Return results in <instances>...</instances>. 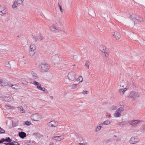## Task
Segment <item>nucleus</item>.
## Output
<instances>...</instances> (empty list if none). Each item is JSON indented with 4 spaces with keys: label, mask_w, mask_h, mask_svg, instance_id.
I'll return each instance as SVG.
<instances>
[{
    "label": "nucleus",
    "mask_w": 145,
    "mask_h": 145,
    "mask_svg": "<svg viewBox=\"0 0 145 145\" xmlns=\"http://www.w3.org/2000/svg\"><path fill=\"white\" fill-rule=\"evenodd\" d=\"M111 140L110 139H108L107 140H105V141L107 143H108L110 142Z\"/></svg>",
    "instance_id": "42"
},
{
    "label": "nucleus",
    "mask_w": 145,
    "mask_h": 145,
    "mask_svg": "<svg viewBox=\"0 0 145 145\" xmlns=\"http://www.w3.org/2000/svg\"><path fill=\"white\" fill-rule=\"evenodd\" d=\"M22 82L23 84L25 85H27L28 83L27 81L25 80H22Z\"/></svg>",
    "instance_id": "33"
},
{
    "label": "nucleus",
    "mask_w": 145,
    "mask_h": 145,
    "mask_svg": "<svg viewBox=\"0 0 145 145\" xmlns=\"http://www.w3.org/2000/svg\"><path fill=\"white\" fill-rule=\"evenodd\" d=\"M11 145H20L17 142L15 141H13L11 142Z\"/></svg>",
    "instance_id": "31"
},
{
    "label": "nucleus",
    "mask_w": 145,
    "mask_h": 145,
    "mask_svg": "<svg viewBox=\"0 0 145 145\" xmlns=\"http://www.w3.org/2000/svg\"><path fill=\"white\" fill-rule=\"evenodd\" d=\"M29 54L30 56L33 57L36 53V47L33 44H31L29 46Z\"/></svg>",
    "instance_id": "4"
},
{
    "label": "nucleus",
    "mask_w": 145,
    "mask_h": 145,
    "mask_svg": "<svg viewBox=\"0 0 145 145\" xmlns=\"http://www.w3.org/2000/svg\"><path fill=\"white\" fill-rule=\"evenodd\" d=\"M43 39V38L42 37H40V39L41 40H42Z\"/></svg>",
    "instance_id": "49"
},
{
    "label": "nucleus",
    "mask_w": 145,
    "mask_h": 145,
    "mask_svg": "<svg viewBox=\"0 0 145 145\" xmlns=\"http://www.w3.org/2000/svg\"><path fill=\"white\" fill-rule=\"evenodd\" d=\"M50 29L51 31L54 33H56L59 31L58 28L54 25H52L50 27Z\"/></svg>",
    "instance_id": "11"
},
{
    "label": "nucleus",
    "mask_w": 145,
    "mask_h": 145,
    "mask_svg": "<svg viewBox=\"0 0 145 145\" xmlns=\"http://www.w3.org/2000/svg\"><path fill=\"white\" fill-rule=\"evenodd\" d=\"M142 120H135L129 121V123L133 127H135L137 125H139L142 122Z\"/></svg>",
    "instance_id": "6"
},
{
    "label": "nucleus",
    "mask_w": 145,
    "mask_h": 145,
    "mask_svg": "<svg viewBox=\"0 0 145 145\" xmlns=\"http://www.w3.org/2000/svg\"><path fill=\"white\" fill-rule=\"evenodd\" d=\"M120 86L121 87L124 88V84L123 82H120Z\"/></svg>",
    "instance_id": "35"
},
{
    "label": "nucleus",
    "mask_w": 145,
    "mask_h": 145,
    "mask_svg": "<svg viewBox=\"0 0 145 145\" xmlns=\"http://www.w3.org/2000/svg\"><path fill=\"white\" fill-rule=\"evenodd\" d=\"M142 131H145V125H144L142 127Z\"/></svg>",
    "instance_id": "41"
},
{
    "label": "nucleus",
    "mask_w": 145,
    "mask_h": 145,
    "mask_svg": "<svg viewBox=\"0 0 145 145\" xmlns=\"http://www.w3.org/2000/svg\"><path fill=\"white\" fill-rule=\"evenodd\" d=\"M11 142H10L9 143H7V144H6V145H11V144H10Z\"/></svg>",
    "instance_id": "48"
},
{
    "label": "nucleus",
    "mask_w": 145,
    "mask_h": 145,
    "mask_svg": "<svg viewBox=\"0 0 145 145\" xmlns=\"http://www.w3.org/2000/svg\"><path fill=\"white\" fill-rule=\"evenodd\" d=\"M26 62H25L24 63V64H26Z\"/></svg>",
    "instance_id": "54"
},
{
    "label": "nucleus",
    "mask_w": 145,
    "mask_h": 145,
    "mask_svg": "<svg viewBox=\"0 0 145 145\" xmlns=\"http://www.w3.org/2000/svg\"><path fill=\"white\" fill-rule=\"evenodd\" d=\"M33 84L37 86L38 89L43 91H44L45 90V88H44L42 87L41 84L38 82L34 81L33 82Z\"/></svg>",
    "instance_id": "10"
},
{
    "label": "nucleus",
    "mask_w": 145,
    "mask_h": 145,
    "mask_svg": "<svg viewBox=\"0 0 145 145\" xmlns=\"http://www.w3.org/2000/svg\"><path fill=\"white\" fill-rule=\"evenodd\" d=\"M49 145H54V144L53 143L51 142L49 144Z\"/></svg>",
    "instance_id": "50"
},
{
    "label": "nucleus",
    "mask_w": 145,
    "mask_h": 145,
    "mask_svg": "<svg viewBox=\"0 0 145 145\" xmlns=\"http://www.w3.org/2000/svg\"><path fill=\"white\" fill-rule=\"evenodd\" d=\"M54 57H55L54 56H53V57H52L53 58V59H54Z\"/></svg>",
    "instance_id": "55"
},
{
    "label": "nucleus",
    "mask_w": 145,
    "mask_h": 145,
    "mask_svg": "<svg viewBox=\"0 0 145 145\" xmlns=\"http://www.w3.org/2000/svg\"><path fill=\"white\" fill-rule=\"evenodd\" d=\"M123 110L124 109L122 107H120L115 112L114 114V116L116 117H120L121 115V113Z\"/></svg>",
    "instance_id": "9"
},
{
    "label": "nucleus",
    "mask_w": 145,
    "mask_h": 145,
    "mask_svg": "<svg viewBox=\"0 0 145 145\" xmlns=\"http://www.w3.org/2000/svg\"><path fill=\"white\" fill-rule=\"evenodd\" d=\"M85 65H86L87 67L88 68L89 67V65H88V63L86 62V64H85Z\"/></svg>",
    "instance_id": "45"
},
{
    "label": "nucleus",
    "mask_w": 145,
    "mask_h": 145,
    "mask_svg": "<svg viewBox=\"0 0 145 145\" xmlns=\"http://www.w3.org/2000/svg\"><path fill=\"white\" fill-rule=\"evenodd\" d=\"M56 57H57V58H58V57L57 56H56Z\"/></svg>",
    "instance_id": "56"
},
{
    "label": "nucleus",
    "mask_w": 145,
    "mask_h": 145,
    "mask_svg": "<svg viewBox=\"0 0 145 145\" xmlns=\"http://www.w3.org/2000/svg\"><path fill=\"white\" fill-rule=\"evenodd\" d=\"M111 123V121L109 120H106L104 121H103L102 123H101V124H102V125H107L110 124Z\"/></svg>",
    "instance_id": "22"
},
{
    "label": "nucleus",
    "mask_w": 145,
    "mask_h": 145,
    "mask_svg": "<svg viewBox=\"0 0 145 145\" xmlns=\"http://www.w3.org/2000/svg\"><path fill=\"white\" fill-rule=\"evenodd\" d=\"M56 23L57 25H60L61 24V21L60 20L56 21Z\"/></svg>",
    "instance_id": "29"
},
{
    "label": "nucleus",
    "mask_w": 145,
    "mask_h": 145,
    "mask_svg": "<svg viewBox=\"0 0 145 145\" xmlns=\"http://www.w3.org/2000/svg\"><path fill=\"white\" fill-rule=\"evenodd\" d=\"M2 98L5 101H11V98L5 96L4 97Z\"/></svg>",
    "instance_id": "24"
},
{
    "label": "nucleus",
    "mask_w": 145,
    "mask_h": 145,
    "mask_svg": "<svg viewBox=\"0 0 145 145\" xmlns=\"http://www.w3.org/2000/svg\"><path fill=\"white\" fill-rule=\"evenodd\" d=\"M39 69L42 72H46L49 71L50 69V65L47 63H41L39 66Z\"/></svg>",
    "instance_id": "2"
},
{
    "label": "nucleus",
    "mask_w": 145,
    "mask_h": 145,
    "mask_svg": "<svg viewBox=\"0 0 145 145\" xmlns=\"http://www.w3.org/2000/svg\"><path fill=\"white\" fill-rule=\"evenodd\" d=\"M18 135L21 138H24L26 136V134L23 131H21L19 133Z\"/></svg>",
    "instance_id": "21"
},
{
    "label": "nucleus",
    "mask_w": 145,
    "mask_h": 145,
    "mask_svg": "<svg viewBox=\"0 0 145 145\" xmlns=\"http://www.w3.org/2000/svg\"><path fill=\"white\" fill-rule=\"evenodd\" d=\"M18 110H19L21 112H22L23 113H25V110L24 109V108L22 106H20L19 107H18Z\"/></svg>",
    "instance_id": "23"
},
{
    "label": "nucleus",
    "mask_w": 145,
    "mask_h": 145,
    "mask_svg": "<svg viewBox=\"0 0 145 145\" xmlns=\"http://www.w3.org/2000/svg\"><path fill=\"white\" fill-rule=\"evenodd\" d=\"M15 1L12 6L13 8H15L19 5H23L24 0H14Z\"/></svg>",
    "instance_id": "7"
},
{
    "label": "nucleus",
    "mask_w": 145,
    "mask_h": 145,
    "mask_svg": "<svg viewBox=\"0 0 145 145\" xmlns=\"http://www.w3.org/2000/svg\"><path fill=\"white\" fill-rule=\"evenodd\" d=\"M104 48H106V47L102 45H101L99 47V49L101 51V49H103Z\"/></svg>",
    "instance_id": "38"
},
{
    "label": "nucleus",
    "mask_w": 145,
    "mask_h": 145,
    "mask_svg": "<svg viewBox=\"0 0 145 145\" xmlns=\"http://www.w3.org/2000/svg\"><path fill=\"white\" fill-rule=\"evenodd\" d=\"M0 12L1 13L0 14L2 16L6 13V10L5 7L1 5H0Z\"/></svg>",
    "instance_id": "13"
},
{
    "label": "nucleus",
    "mask_w": 145,
    "mask_h": 145,
    "mask_svg": "<svg viewBox=\"0 0 145 145\" xmlns=\"http://www.w3.org/2000/svg\"><path fill=\"white\" fill-rule=\"evenodd\" d=\"M64 138L63 136H53L52 137V139L54 140L60 141L63 139Z\"/></svg>",
    "instance_id": "14"
},
{
    "label": "nucleus",
    "mask_w": 145,
    "mask_h": 145,
    "mask_svg": "<svg viewBox=\"0 0 145 145\" xmlns=\"http://www.w3.org/2000/svg\"><path fill=\"white\" fill-rule=\"evenodd\" d=\"M112 110H115L117 109V107L116 106H113L112 107Z\"/></svg>",
    "instance_id": "44"
},
{
    "label": "nucleus",
    "mask_w": 145,
    "mask_h": 145,
    "mask_svg": "<svg viewBox=\"0 0 145 145\" xmlns=\"http://www.w3.org/2000/svg\"><path fill=\"white\" fill-rule=\"evenodd\" d=\"M102 126L103 125L101 123H100L97 126L94 130L95 132V133H97L99 131L101 130V128H102Z\"/></svg>",
    "instance_id": "15"
},
{
    "label": "nucleus",
    "mask_w": 145,
    "mask_h": 145,
    "mask_svg": "<svg viewBox=\"0 0 145 145\" xmlns=\"http://www.w3.org/2000/svg\"><path fill=\"white\" fill-rule=\"evenodd\" d=\"M83 78L81 76H80L77 79V81L79 82H81L82 81Z\"/></svg>",
    "instance_id": "25"
},
{
    "label": "nucleus",
    "mask_w": 145,
    "mask_h": 145,
    "mask_svg": "<svg viewBox=\"0 0 145 145\" xmlns=\"http://www.w3.org/2000/svg\"><path fill=\"white\" fill-rule=\"evenodd\" d=\"M11 141L12 140L9 137H8L7 138L5 139H4V142L7 141L9 142H11Z\"/></svg>",
    "instance_id": "28"
},
{
    "label": "nucleus",
    "mask_w": 145,
    "mask_h": 145,
    "mask_svg": "<svg viewBox=\"0 0 145 145\" xmlns=\"http://www.w3.org/2000/svg\"><path fill=\"white\" fill-rule=\"evenodd\" d=\"M51 122L53 127H55L57 126V124L55 121H51Z\"/></svg>",
    "instance_id": "32"
},
{
    "label": "nucleus",
    "mask_w": 145,
    "mask_h": 145,
    "mask_svg": "<svg viewBox=\"0 0 145 145\" xmlns=\"http://www.w3.org/2000/svg\"><path fill=\"white\" fill-rule=\"evenodd\" d=\"M124 122H118L116 124V125L118 126H120L122 125H124Z\"/></svg>",
    "instance_id": "34"
},
{
    "label": "nucleus",
    "mask_w": 145,
    "mask_h": 145,
    "mask_svg": "<svg viewBox=\"0 0 145 145\" xmlns=\"http://www.w3.org/2000/svg\"><path fill=\"white\" fill-rule=\"evenodd\" d=\"M106 117L107 118H108L110 116L109 115H106Z\"/></svg>",
    "instance_id": "51"
},
{
    "label": "nucleus",
    "mask_w": 145,
    "mask_h": 145,
    "mask_svg": "<svg viewBox=\"0 0 145 145\" xmlns=\"http://www.w3.org/2000/svg\"><path fill=\"white\" fill-rule=\"evenodd\" d=\"M1 80H0V83H1Z\"/></svg>",
    "instance_id": "58"
},
{
    "label": "nucleus",
    "mask_w": 145,
    "mask_h": 145,
    "mask_svg": "<svg viewBox=\"0 0 145 145\" xmlns=\"http://www.w3.org/2000/svg\"><path fill=\"white\" fill-rule=\"evenodd\" d=\"M0 85H1V86H3V85L2 84H1V83L0 84Z\"/></svg>",
    "instance_id": "53"
},
{
    "label": "nucleus",
    "mask_w": 145,
    "mask_h": 145,
    "mask_svg": "<svg viewBox=\"0 0 145 145\" xmlns=\"http://www.w3.org/2000/svg\"><path fill=\"white\" fill-rule=\"evenodd\" d=\"M31 74L32 75V76L33 78H34V79L36 80L37 79H39V78L37 74L34 72L33 71H31Z\"/></svg>",
    "instance_id": "20"
},
{
    "label": "nucleus",
    "mask_w": 145,
    "mask_h": 145,
    "mask_svg": "<svg viewBox=\"0 0 145 145\" xmlns=\"http://www.w3.org/2000/svg\"><path fill=\"white\" fill-rule=\"evenodd\" d=\"M140 96V95L138 93L135 91H132L130 93L128 97L132 100H135L137 97H138Z\"/></svg>",
    "instance_id": "5"
},
{
    "label": "nucleus",
    "mask_w": 145,
    "mask_h": 145,
    "mask_svg": "<svg viewBox=\"0 0 145 145\" xmlns=\"http://www.w3.org/2000/svg\"><path fill=\"white\" fill-rule=\"evenodd\" d=\"M114 136L115 137H116V135H114Z\"/></svg>",
    "instance_id": "57"
},
{
    "label": "nucleus",
    "mask_w": 145,
    "mask_h": 145,
    "mask_svg": "<svg viewBox=\"0 0 145 145\" xmlns=\"http://www.w3.org/2000/svg\"><path fill=\"white\" fill-rule=\"evenodd\" d=\"M127 16L130 20L128 22V25L131 27H133L135 24H139L143 20V18L141 16L135 14H129Z\"/></svg>",
    "instance_id": "1"
},
{
    "label": "nucleus",
    "mask_w": 145,
    "mask_h": 145,
    "mask_svg": "<svg viewBox=\"0 0 145 145\" xmlns=\"http://www.w3.org/2000/svg\"><path fill=\"white\" fill-rule=\"evenodd\" d=\"M127 88H125L123 89L121 88L119 90V92L121 95H123L124 93L127 90Z\"/></svg>",
    "instance_id": "16"
},
{
    "label": "nucleus",
    "mask_w": 145,
    "mask_h": 145,
    "mask_svg": "<svg viewBox=\"0 0 145 145\" xmlns=\"http://www.w3.org/2000/svg\"><path fill=\"white\" fill-rule=\"evenodd\" d=\"M78 84H72L71 86L72 88L73 89L76 88Z\"/></svg>",
    "instance_id": "27"
},
{
    "label": "nucleus",
    "mask_w": 145,
    "mask_h": 145,
    "mask_svg": "<svg viewBox=\"0 0 145 145\" xmlns=\"http://www.w3.org/2000/svg\"><path fill=\"white\" fill-rule=\"evenodd\" d=\"M5 66L9 68L11 67L10 65L9 62H7L5 63Z\"/></svg>",
    "instance_id": "30"
},
{
    "label": "nucleus",
    "mask_w": 145,
    "mask_h": 145,
    "mask_svg": "<svg viewBox=\"0 0 145 145\" xmlns=\"http://www.w3.org/2000/svg\"><path fill=\"white\" fill-rule=\"evenodd\" d=\"M4 139L3 138L1 140H0V143H2L4 142Z\"/></svg>",
    "instance_id": "46"
},
{
    "label": "nucleus",
    "mask_w": 145,
    "mask_h": 145,
    "mask_svg": "<svg viewBox=\"0 0 145 145\" xmlns=\"http://www.w3.org/2000/svg\"><path fill=\"white\" fill-rule=\"evenodd\" d=\"M76 74L74 72H70L68 75V79L72 81H73L76 79Z\"/></svg>",
    "instance_id": "8"
},
{
    "label": "nucleus",
    "mask_w": 145,
    "mask_h": 145,
    "mask_svg": "<svg viewBox=\"0 0 145 145\" xmlns=\"http://www.w3.org/2000/svg\"><path fill=\"white\" fill-rule=\"evenodd\" d=\"M114 36L117 40L119 39L121 37V35L117 31H115L114 32Z\"/></svg>",
    "instance_id": "17"
},
{
    "label": "nucleus",
    "mask_w": 145,
    "mask_h": 145,
    "mask_svg": "<svg viewBox=\"0 0 145 145\" xmlns=\"http://www.w3.org/2000/svg\"><path fill=\"white\" fill-rule=\"evenodd\" d=\"M48 125L50 127H53L52 124V123H51V121L50 122L48 123Z\"/></svg>",
    "instance_id": "40"
},
{
    "label": "nucleus",
    "mask_w": 145,
    "mask_h": 145,
    "mask_svg": "<svg viewBox=\"0 0 145 145\" xmlns=\"http://www.w3.org/2000/svg\"><path fill=\"white\" fill-rule=\"evenodd\" d=\"M31 118L34 121H39L41 120L42 117L41 114L35 113L32 115L31 116Z\"/></svg>",
    "instance_id": "3"
},
{
    "label": "nucleus",
    "mask_w": 145,
    "mask_h": 145,
    "mask_svg": "<svg viewBox=\"0 0 145 145\" xmlns=\"http://www.w3.org/2000/svg\"><path fill=\"white\" fill-rule=\"evenodd\" d=\"M8 85L10 87H11L12 89H19L20 88V86L18 85H11V84H8Z\"/></svg>",
    "instance_id": "18"
},
{
    "label": "nucleus",
    "mask_w": 145,
    "mask_h": 145,
    "mask_svg": "<svg viewBox=\"0 0 145 145\" xmlns=\"http://www.w3.org/2000/svg\"><path fill=\"white\" fill-rule=\"evenodd\" d=\"M25 123L27 125H29L31 124L30 122L28 121H25Z\"/></svg>",
    "instance_id": "36"
},
{
    "label": "nucleus",
    "mask_w": 145,
    "mask_h": 145,
    "mask_svg": "<svg viewBox=\"0 0 145 145\" xmlns=\"http://www.w3.org/2000/svg\"><path fill=\"white\" fill-rule=\"evenodd\" d=\"M139 141V139L135 137H132L130 138L129 141L130 143L132 144H135Z\"/></svg>",
    "instance_id": "12"
},
{
    "label": "nucleus",
    "mask_w": 145,
    "mask_h": 145,
    "mask_svg": "<svg viewBox=\"0 0 145 145\" xmlns=\"http://www.w3.org/2000/svg\"><path fill=\"white\" fill-rule=\"evenodd\" d=\"M6 107L8 109L11 108L13 107V106H11V105H6Z\"/></svg>",
    "instance_id": "37"
},
{
    "label": "nucleus",
    "mask_w": 145,
    "mask_h": 145,
    "mask_svg": "<svg viewBox=\"0 0 145 145\" xmlns=\"http://www.w3.org/2000/svg\"><path fill=\"white\" fill-rule=\"evenodd\" d=\"M58 6L61 12L62 13L63 12V10L62 8V7L61 5V3H59L58 4Z\"/></svg>",
    "instance_id": "26"
},
{
    "label": "nucleus",
    "mask_w": 145,
    "mask_h": 145,
    "mask_svg": "<svg viewBox=\"0 0 145 145\" xmlns=\"http://www.w3.org/2000/svg\"><path fill=\"white\" fill-rule=\"evenodd\" d=\"M5 131L0 127V133H5Z\"/></svg>",
    "instance_id": "39"
},
{
    "label": "nucleus",
    "mask_w": 145,
    "mask_h": 145,
    "mask_svg": "<svg viewBox=\"0 0 145 145\" xmlns=\"http://www.w3.org/2000/svg\"><path fill=\"white\" fill-rule=\"evenodd\" d=\"M88 93V91H83V93L84 94H87Z\"/></svg>",
    "instance_id": "43"
},
{
    "label": "nucleus",
    "mask_w": 145,
    "mask_h": 145,
    "mask_svg": "<svg viewBox=\"0 0 145 145\" xmlns=\"http://www.w3.org/2000/svg\"><path fill=\"white\" fill-rule=\"evenodd\" d=\"M106 48H104L103 49H101V51L105 54V56L108 57L109 56V52L107 51V50L106 51Z\"/></svg>",
    "instance_id": "19"
},
{
    "label": "nucleus",
    "mask_w": 145,
    "mask_h": 145,
    "mask_svg": "<svg viewBox=\"0 0 145 145\" xmlns=\"http://www.w3.org/2000/svg\"><path fill=\"white\" fill-rule=\"evenodd\" d=\"M50 98H52V99H53V97L52 96H50Z\"/></svg>",
    "instance_id": "52"
},
{
    "label": "nucleus",
    "mask_w": 145,
    "mask_h": 145,
    "mask_svg": "<svg viewBox=\"0 0 145 145\" xmlns=\"http://www.w3.org/2000/svg\"><path fill=\"white\" fill-rule=\"evenodd\" d=\"M79 144L80 145H85V143L84 142L83 143H80Z\"/></svg>",
    "instance_id": "47"
}]
</instances>
